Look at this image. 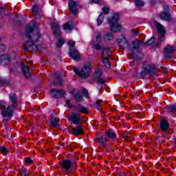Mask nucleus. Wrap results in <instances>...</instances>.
Segmentation results:
<instances>
[{
    "instance_id": "cd10ccee",
    "label": "nucleus",
    "mask_w": 176,
    "mask_h": 176,
    "mask_svg": "<svg viewBox=\"0 0 176 176\" xmlns=\"http://www.w3.org/2000/svg\"><path fill=\"white\" fill-rule=\"evenodd\" d=\"M170 12H164L160 14V18L161 20H164V21H168V20H170Z\"/></svg>"
},
{
    "instance_id": "7ed1b4c3",
    "label": "nucleus",
    "mask_w": 176,
    "mask_h": 176,
    "mask_svg": "<svg viewBox=\"0 0 176 176\" xmlns=\"http://www.w3.org/2000/svg\"><path fill=\"white\" fill-rule=\"evenodd\" d=\"M157 72H159V67L155 64L144 62L142 66V69L139 74V78L140 79H145L146 76H155Z\"/></svg>"
},
{
    "instance_id": "423d86ee",
    "label": "nucleus",
    "mask_w": 176,
    "mask_h": 176,
    "mask_svg": "<svg viewBox=\"0 0 176 176\" xmlns=\"http://www.w3.org/2000/svg\"><path fill=\"white\" fill-rule=\"evenodd\" d=\"M96 43L94 41L92 43V49H95V50H98V52L101 50H107V52H111V48L109 47H104L102 45H100L101 43V41H102V36L101 33L97 32L94 34Z\"/></svg>"
},
{
    "instance_id": "4be33fe9",
    "label": "nucleus",
    "mask_w": 176,
    "mask_h": 176,
    "mask_svg": "<svg viewBox=\"0 0 176 176\" xmlns=\"http://www.w3.org/2000/svg\"><path fill=\"white\" fill-rule=\"evenodd\" d=\"M104 138H109V140H116L118 135L113 130L109 129L104 132Z\"/></svg>"
},
{
    "instance_id": "680f3d73",
    "label": "nucleus",
    "mask_w": 176,
    "mask_h": 176,
    "mask_svg": "<svg viewBox=\"0 0 176 176\" xmlns=\"http://www.w3.org/2000/svg\"><path fill=\"white\" fill-rule=\"evenodd\" d=\"M14 68H10V74H14Z\"/></svg>"
},
{
    "instance_id": "5fc2aeb1",
    "label": "nucleus",
    "mask_w": 176,
    "mask_h": 176,
    "mask_svg": "<svg viewBox=\"0 0 176 176\" xmlns=\"http://www.w3.org/2000/svg\"><path fill=\"white\" fill-rule=\"evenodd\" d=\"M122 42L126 45V46H129L130 45V42L128 41L127 38L125 36V38L123 39Z\"/></svg>"
},
{
    "instance_id": "0e129e2a",
    "label": "nucleus",
    "mask_w": 176,
    "mask_h": 176,
    "mask_svg": "<svg viewBox=\"0 0 176 176\" xmlns=\"http://www.w3.org/2000/svg\"><path fill=\"white\" fill-rule=\"evenodd\" d=\"M66 104H67V105H69V104H71V101L69 100H67Z\"/></svg>"
},
{
    "instance_id": "f704fd0d",
    "label": "nucleus",
    "mask_w": 176,
    "mask_h": 176,
    "mask_svg": "<svg viewBox=\"0 0 176 176\" xmlns=\"http://www.w3.org/2000/svg\"><path fill=\"white\" fill-rule=\"evenodd\" d=\"M10 85V82L9 80L5 79V78H0V86H9Z\"/></svg>"
},
{
    "instance_id": "8fccbe9b",
    "label": "nucleus",
    "mask_w": 176,
    "mask_h": 176,
    "mask_svg": "<svg viewBox=\"0 0 176 176\" xmlns=\"http://www.w3.org/2000/svg\"><path fill=\"white\" fill-rule=\"evenodd\" d=\"M68 45L69 46H70L69 47H75V45H76V43H75V41H69Z\"/></svg>"
},
{
    "instance_id": "a19ab883",
    "label": "nucleus",
    "mask_w": 176,
    "mask_h": 176,
    "mask_svg": "<svg viewBox=\"0 0 176 176\" xmlns=\"http://www.w3.org/2000/svg\"><path fill=\"white\" fill-rule=\"evenodd\" d=\"M155 39H156V38L155 36H152L148 41H146L145 45L146 46H151V45H153Z\"/></svg>"
},
{
    "instance_id": "6ab92c4d",
    "label": "nucleus",
    "mask_w": 176,
    "mask_h": 176,
    "mask_svg": "<svg viewBox=\"0 0 176 176\" xmlns=\"http://www.w3.org/2000/svg\"><path fill=\"white\" fill-rule=\"evenodd\" d=\"M11 61L12 58L10 57V55L3 54L0 56V64L3 67H7V65H9Z\"/></svg>"
},
{
    "instance_id": "e433bc0d",
    "label": "nucleus",
    "mask_w": 176,
    "mask_h": 176,
    "mask_svg": "<svg viewBox=\"0 0 176 176\" xmlns=\"http://www.w3.org/2000/svg\"><path fill=\"white\" fill-rule=\"evenodd\" d=\"M6 105H8V102L4 100H0V111H3L6 109Z\"/></svg>"
},
{
    "instance_id": "2f4dec72",
    "label": "nucleus",
    "mask_w": 176,
    "mask_h": 176,
    "mask_svg": "<svg viewBox=\"0 0 176 176\" xmlns=\"http://www.w3.org/2000/svg\"><path fill=\"white\" fill-rule=\"evenodd\" d=\"M97 25H98V27H100V25H101V24H102V23H104V14H102V13H100L97 19Z\"/></svg>"
},
{
    "instance_id": "393cba45",
    "label": "nucleus",
    "mask_w": 176,
    "mask_h": 176,
    "mask_svg": "<svg viewBox=\"0 0 176 176\" xmlns=\"http://www.w3.org/2000/svg\"><path fill=\"white\" fill-rule=\"evenodd\" d=\"M21 69H22V74L26 78V79H29V78H31V74H30V69L28 68V66L25 65L24 63H21Z\"/></svg>"
},
{
    "instance_id": "a18cd8bd",
    "label": "nucleus",
    "mask_w": 176,
    "mask_h": 176,
    "mask_svg": "<svg viewBox=\"0 0 176 176\" xmlns=\"http://www.w3.org/2000/svg\"><path fill=\"white\" fill-rule=\"evenodd\" d=\"M102 62L103 63L106 68H108V69L111 68V63H109V60H102Z\"/></svg>"
},
{
    "instance_id": "09e8293b",
    "label": "nucleus",
    "mask_w": 176,
    "mask_h": 176,
    "mask_svg": "<svg viewBox=\"0 0 176 176\" xmlns=\"http://www.w3.org/2000/svg\"><path fill=\"white\" fill-rule=\"evenodd\" d=\"M158 2L159 3H162L161 0H149L148 1V3H150V5H156V3H157Z\"/></svg>"
},
{
    "instance_id": "dca6fc26",
    "label": "nucleus",
    "mask_w": 176,
    "mask_h": 176,
    "mask_svg": "<svg viewBox=\"0 0 176 176\" xmlns=\"http://www.w3.org/2000/svg\"><path fill=\"white\" fill-rule=\"evenodd\" d=\"M155 26H156V28L160 34L159 37H158V41L160 42H163L164 35H166V30H164V28L159 22L156 23Z\"/></svg>"
},
{
    "instance_id": "a878e982",
    "label": "nucleus",
    "mask_w": 176,
    "mask_h": 176,
    "mask_svg": "<svg viewBox=\"0 0 176 176\" xmlns=\"http://www.w3.org/2000/svg\"><path fill=\"white\" fill-rule=\"evenodd\" d=\"M164 109H166L168 113H176V103L172 105H166Z\"/></svg>"
},
{
    "instance_id": "13d9d810",
    "label": "nucleus",
    "mask_w": 176,
    "mask_h": 176,
    "mask_svg": "<svg viewBox=\"0 0 176 176\" xmlns=\"http://www.w3.org/2000/svg\"><path fill=\"white\" fill-rule=\"evenodd\" d=\"M92 3H96V5H100V0H91Z\"/></svg>"
},
{
    "instance_id": "0eeeda50",
    "label": "nucleus",
    "mask_w": 176,
    "mask_h": 176,
    "mask_svg": "<svg viewBox=\"0 0 176 176\" xmlns=\"http://www.w3.org/2000/svg\"><path fill=\"white\" fill-rule=\"evenodd\" d=\"M59 166H61L63 168L66 170V171H69V170H72V171L76 172V170H78V166L76 165V162H74V163L71 160L68 159H63L62 162H58Z\"/></svg>"
},
{
    "instance_id": "603ef678",
    "label": "nucleus",
    "mask_w": 176,
    "mask_h": 176,
    "mask_svg": "<svg viewBox=\"0 0 176 176\" xmlns=\"http://www.w3.org/2000/svg\"><path fill=\"white\" fill-rule=\"evenodd\" d=\"M111 57V55L110 54H107V56L105 57V56H102V60H104L106 61H109V58Z\"/></svg>"
},
{
    "instance_id": "7c9ffc66",
    "label": "nucleus",
    "mask_w": 176,
    "mask_h": 176,
    "mask_svg": "<svg viewBox=\"0 0 176 176\" xmlns=\"http://www.w3.org/2000/svg\"><path fill=\"white\" fill-rule=\"evenodd\" d=\"M63 30L64 31H71L74 30V25L67 22L63 25Z\"/></svg>"
},
{
    "instance_id": "f03ea898",
    "label": "nucleus",
    "mask_w": 176,
    "mask_h": 176,
    "mask_svg": "<svg viewBox=\"0 0 176 176\" xmlns=\"http://www.w3.org/2000/svg\"><path fill=\"white\" fill-rule=\"evenodd\" d=\"M69 122H72V124H76V126L73 129V131H68L71 135H82L85 133L83 131V121H82V115L80 113L72 112L71 116L69 117Z\"/></svg>"
},
{
    "instance_id": "6e6d98bb",
    "label": "nucleus",
    "mask_w": 176,
    "mask_h": 176,
    "mask_svg": "<svg viewBox=\"0 0 176 176\" xmlns=\"http://www.w3.org/2000/svg\"><path fill=\"white\" fill-rule=\"evenodd\" d=\"M25 46L24 48L25 52H31V50H34L32 48H30V47H29V48L27 47V46H29V45H25Z\"/></svg>"
},
{
    "instance_id": "5701e85b",
    "label": "nucleus",
    "mask_w": 176,
    "mask_h": 176,
    "mask_svg": "<svg viewBox=\"0 0 176 176\" xmlns=\"http://www.w3.org/2000/svg\"><path fill=\"white\" fill-rule=\"evenodd\" d=\"M55 80L52 81L54 86H63V75L60 74H54Z\"/></svg>"
},
{
    "instance_id": "864d4df0",
    "label": "nucleus",
    "mask_w": 176,
    "mask_h": 176,
    "mask_svg": "<svg viewBox=\"0 0 176 176\" xmlns=\"http://www.w3.org/2000/svg\"><path fill=\"white\" fill-rule=\"evenodd\" d=\"M6 49L5 45L0 44V53H2V52H4Z\"/></svg>"
},
{
    "instance_id": "72a5a7b5",
    "label": "nucleus",
    "mask_w": 176,
    "mask_h": 176,
    "mask_svg": "<svg viewBox=\"0 0 176 176\" xmlns=\"http://www.w3.org/2000/svg\"><path fill=\"white\" fill-rule=\"evenodd\" d=\"M104 38H105L106 41H114L115 37H113V33L107 32L105 34Z\"/></svg>"
},
{
    "instance_id": "e2e57ef3",
    "label": "nucleus",
    "mask_w": 176,
    "mask_h": 176,
    "mask_svg": "<svg viewBox=\"0 0 176 176\" xmlns=\"http://www.w3.org/2000/svg\"><path fill=\"white\" fill-rule=\"evenodd\" d=\"M160 138H166V133H164L160 136Z\"/></svg>"
},
{
    "instance_id": "f8f14e48",
    "label": "nucleus",
    "mask_w": 176,
    "mask_h": 176,
    "mask_svg": "<svg viewBox=\"0 0 176 176\" xmlns=\"http://www.w3.org/2000/svg\"><path fill=\"white\" fill-rule=\"evenodd\" d=\"M14 109H12L10 105H8L7 108L4 110L1 111V116L2 118H8V119H12L14 115V111L13 110Z\"/></svg>"
},
{
    "instance_id": "c85d7f7f",
    "label": "nucleus",
    "mask_w": 176,
    "mask_h": 176,
    "mask_svg": "<svg viewBox=\"0 0 176 176\" xmlns=\"http://www.w3.org/2000/svg\"><path fill=\"white\" fill-rule=\"evenodd\" d=\"M65 43V41L61 38H58L57 41L56 42V47L57 49H61L63 45Z\"/></svg>"
},
{
    "instance_id": "c9c22d12",
    "label": "nucleus",
    "mask_w": 176,
    "mask_h": 176,
    "mask_svg": "<svg viewBox=\"0 0 176 176\" xmlns=\"http://www.w3.org/2000/svg\"><path fill=\"white\" fill-rule=\"evenodd\" d=\"M135 5L136 8H142L145 5V1L142 0H135Z\"/></svg>"
},
{
    "instance_id": "ddd939ff",
    "label": "nucleus",
    "mask_w": 176,
    "mask_h": 176,
    "mask_svg": "<svg viewBox=\"0 0 176 176\" xmlns=\"http://www.w3.org/2000/svg\"><path fill=\"white\" fill-rule=\"evenodd\" d=\"M102 75V71L101 69L96 70L94 74V80H98L99 86H102L107 82V80L101 78Z\"/></svg>"
},
{
    "instance_id": "473e14b6",
    "label": "nucleus",
    "mask_w": 176,
    "mask_h": 176,
    "mask_svg": "<svg viewBox=\"0 0 176 176\" xmlns=\"http://www.w3.org/2000/svg\"><path fill=\"white\" fill-rule=\"evenodd\" d=\"M77 113H85L87 115V113H89V109L85 106H81L80 108L78 109Z\"/></svg>"
},
{
    "instance_id": "bb28decb",
    "label": "nucleus",
    "mask_w": 176,
    "mask_h": 176,
    "mask_svg": "<svg viewBox=\"0 0 176 176\" xmlns=\"http://www.w3.org/2000/svg\"><path fill=\"white\" fill-rule=\"evenodd\" d=\"M9 122V119H4L3 120V123L6 128V135H4V137H6L7 138H9L10 137V129L6 126V124Z\"/></svg>"
},
{
    "instance_id": "37998d69",
    "label": "nucleus",
    "mask_w": 176,
    "mask_h": 176,
    "mask_svg": "<svg viewBox=\"0 0 176 176\" xmlns=\"http://www.w3.org/2000/svg\"><path fill=\"white\" fill-rule=\"evenodd\" d=\"M39 12V9L38 8V6H33L32 12L34 16H38V13Z\"/></svg>"
},
{
    "instance_id": "de8ad7c7",
    "label": "nucleus",
    "mask_w": 176,
    "mask_h": 176,
    "mask_svg": "<svg viewBox=\"0 0 176 176\" xmlns=\"http://www.w3.org/2000/svg\"><path fill=\"white\" fill-rule=\"evenodd\" d=\"M6 10L3 6H0V16H6Z\"/></svg>"
},
{
    "instance_id": "f3484780",
    "label": "nucleus",
    "mask_w": 176,
    "mask_h": 176,
    "mask_svg": "<svg viewBox=\"0 0 176 176\" xmlns=\"http://www.w3.org/2000/svg\"><path fill=\"white\" fill-rule=\"evenodd\" d=\"M132 45L133 47L130 49L131 54H135L136 53L140 54V53H141V50L140 49V47H141V41H133Z\"/></svg>"
},
{
    "instance_id": "2eb2a0df",
    "label": "nucleus",
    "mask_w": 176,
    "mask_h": 176,
    "mask_svg": "<svg viewBox=\"0 0 176 176\" xmlns=\"http://www.w3.org/2000/svg\"><path fill=\"white\" fill-rule=\"evenodd\" d=\"M175 50V47H173V45L168 44L166 47H164V52L167 53L166 56V60H171L174 56V51Z\"/></svg>"
},
{
    "instance_id": "79ce46f5",
    "label": "nucleus",
    "mask_w": 176,
    "mask_h": 176,
    "mask_svg": "<svg viewBox=\"0 0 176 176\" xmlns=\"http://www.w3.org/2000/svg\"><path fill=\"white\" fill-rule=\"evenodd\" d=\"M13 23L14 25H17L18 27H23V23L19 19H14Z\"/></svg>"
},
{
    "instance_id": "20e7f679",
    "label": "nucleus",
    "mask_w": 176,
    "mask_h": 176,
    "mask_svg": "<svg viewBox=\"0 0 176 176\" xmlns=\"http://www.w3.org/2000/svg\"><path fill=\"white\" fill-rule=\"evenodd\" d=\"M93 69L91 63L87 62L80 70L75 66L73 67V71L80 79H87L90 76V72Z\"/></svg>"
},
{
    "instance_id": "39448f33",
    "label": "nucleus",
    "mask_w": 176,
    "mask_h": 176,
    "mask_svg": "<svg viewBox=\"0 0 176 176\" xmlns=\"http://www.w3.org/2000/svg\"><path fill=\"white\" fill-rule=\"evenodd\" d=\"M120 12H114L113 16L108 19L109 25H110V30L112 32H120L122 31V25L118 23L119 21Z\"/></svg>"
},
{
    "instance_id": "49530a36",
    "label": "nucleus",
    "mask_w": 176,
    "mask_h": 176,
    "mask_svg": "<svg viewBox=\"0 0 176 176\" xmlns=\"http://www.w3.org/2000/svg\"><path fill=\"white\" fill-rule=\"evenodd\" d=\"M24 163L25 164H31V163H34V160H32V159H31L30 157H25Z\"/></svg>"
},
{
    "instance_id": "6e6552de",
    "label": "nucleus",
    "mask_w": 176,
    "mask_h": 176,
    "mask_svg": "<svg viewBox=\"0 0 176 176\" xmlns=\"http://www.w3.org/2000/svg\"><path fill=\"white\" fill-rule=\"evenodd\" d=\"M50 94L52 96V98H56V100H61V98H64L65 97V94H67V92L65 91V89H52L50 91Z\"/></svg>"
},
{
    "instance_id": "9b49d317",
    "label": "nucleus",
    "mask_w": 176,
    "mask_h": 176,
    "mask_svg": "<svg viewBox=\"0 0 176 176\" xmlns=\"http://www.w3.org/2000/svg\"><path fill=\"white\" fill-rule=\"evenodd\" d=\"M68 8L73 16H77L79 14V8H78V2L74 0H68Z\"/></svg>"
},
{
    "instance_id": "aec40b11",
    "label": "nucleus",
    "mask_w": 176,
    "mask_h": 176,
    "mask_svg": "<svg viewBox=\"0 0 176 176\" xmlns=\"http://www.w3.org/2000/svg\"><path fill=\"white\" fill-rule=\"evenodd\" d=\"M69 54L70 57L74 60V61H79V60H80L79 52H78L75 47H69Z\"/></svg>"
},
{
    "instance_id": "ea45409f",
    "label": "nucleus",
    "mask_w": 176,
    "mask_h": 176,
    "mask_svg": "<svg viewBox=\"0 0 176 176\" xmlns=\"http://www.w3.org/2000/svg\"><path fill=\"white\" fill-rule=\"evenodd\" d=\"M101 104H102V100H97L94 104V108L98 109L99 107H101Z\"/></svg>"
},
{
    "instance_id": "338daca9",
    "label": "nucleus",
    "mask_w": 176,
    "mask_h": 176,
    "mask_svg": "<svg viewBox=\"0 0 176 176\" xmlns=\"http://www.w3.org/2000/svg\"><path fill=\"white\" fill-rule=\"evenodd\" d=\"M101 54H102V56H104V55L105 54V51H102V52H101Z\"/></svg>"
},
{
    "instance_id": "4468645a",
    "label": "nucleus",
    "mask_w": 176,
    "mask_h": 176,
    "mask_svg": "<svg viewBox=\"0 0 176 176\" xmlns=\"http://www.w3.org/2000/svg\"><path fill=\"white\" fill-rule=\"evenodd\" d=\"M51 27L54 32V36L58 39L61 38V29L60 28V25L56 22L51 23Z\"/></svg>"
},
{
    "instance_id": "69168bd1",
    "label": "nucleus",
    "mask_w": 176,
    "mask_h": 176,
    "mask_svg": "<svg viewBox=\"0 0 176 176\" xmlns=\"http://www.w3.org/2000/svg\"><path fill=\"white\" fill-rule=\"evenodd\" d=\"M133 32L134 35H138V32H135V31L133 30Z\"/></svg>"
},
{
    "instance_id": "58836bf2",
    "label": "nucleus",
    "mask_w": 176,
    "mask_h": 176,
    "mask_svg": "<svg viewBox=\"0 0 176 176\" xmlns=\"http://www.w3.org/2000/svg\"><path fill=\"white\" fill-rule=\"evenodd\" d=\"M82 96L87 99L90 98V97L89 96V91H87V89L85 87L82 89Z\"/></svg>"
},
{
    "instance_id": "c756f323",
    "label": "nucleus",
    "mask_w": 176,
    "mask_h": 176,
    "mask_svg": "<svg viewBox=\"0 0 176 176\" xmlns=\"http://www.w3.org/2000/svg\"><path fill=\"white\" fill-rule=\"evenodd\" d=\"M0 152L3 156H8L9 153V148H6L5 146H0Z\"/></svg>"
},
{
    "instance_id": "052dcab7",
    "label": "nucleus",
    "mask_w": 176,
    "mask_h": 176,
    "mask_svg": "<svg viewBox=\"0 0 176 176\" xmlns=\"http://www.w3.org/2000/svg\"><path fill=\"white\" fill-rule=\"evenodd\" d=\"M164 10H166V12H168V13H170V7L166 6L164 8Z\"/></svg>"
},
{
    "instance_id": "4d7b16f0",
    "label": "nucleus",
    "mask_w": 176,
    "mask_h": 176,
    "mask_svg": "<svg viewBox=\"0 0 176 176\" xmlns=\"http://www.w3.org/2000/svg\"><path fill=\"white\" fill-rule=\"evenodd\" d=\"M156 140H157V141L158 142L159 144H162L163 140H162L160 139V135L157 136Z\"/></svg>"
},
{
    "instance_id": "b1692460",
    "label": "nucleus",
    "mask_w": 176,
    "mask_h": 176,
    "mask_svg": "<svg viewBox=\"0 0 176 176\" xmlns=\"http://www.w3.org/2000/svg\"><path fill=\"white\" fill-rule=\"evenodd\" d=\"M71 95L72 96L75 101L80 102L83 100V96L82 95V94L79 91L76 92V90L75 89L72 91Z\"/></svg>"
},
{
    "instance_id": "3c124183",
    "label": "nucleus",
    "mask_w": 176,
    "mask_h": 176,
    "mask_svg": "<svg viewBox=\"0 0 176 176\" xmlns=\"http://www.w3.org/2000/svg\"><path fill=\"white\" fill-rule=\"evenodd\" d=\"M21 175H23V176L28 175V172L27 170V168H25L24 169H23L22 172L21 173Z\"/></svg>"
},
{
    "instance_id": "4c0bfd02",
    "label": "nucleus",
    "mask_w": 176,
    "mask_h": 176,
    "mask_svg": "<svg viewBox=\"0 0 176 176\" xmlns=\"http://www.w3.org/2000/svg\"><path fill=\"white\" fill-rule=\"evenodd\" d=\"M110 10H111V8H109V7L104 6L103 8H102V12L100 13H102L103 16L109 14Z\"/></svg>"
},
{
    "instance_id": "9d476101",
    "label": "nucleus",
    "mask_w": 176,
    "mask_h": 176,
    "mask_svg": "<svg viewBox=\"0 0 176 176\" xmlns=\"http://www.w3.org/2000/svg\"><path fill=\"white\" fill-rule=\"evenodd\" d=\"M160 129L162 131H164V134L168 133V134H171V132L168 131L170 129V122H168V118H162L160 121Z\"/></svg>"
},
{
    "instance_id": "c03bdc74",
    "label": "nucleus",
    "mask_w": 176,
    "mask_h": 176,
    "mask_svg": "<svg viewBox=\"0 0 176 176\" xmlns=\"http://www.w3.org/2000/svg\"><path fill=\"white\" fill-rule=\"evenodd\" d=\"M123 39H125V36L124 35H120L116 38L117 43H122L123 42Z\"/></svg>"
},
{
    "instance_id": "412c9836",
    "label": "nucleus",
    "mask_w": 176,
    "mask_h": 176,
    "mask_svg": "<svg viewBox=\"0 0 176 176\" xmlns=\"http://www.w3.org/2000/svg\"><path fill=\"white\" fill-rule=\"evenodd\" d=\"M50 122L52 127H58V126H60V119L56 117L54 112H52V113L51 114Z\"/></svg>"
},
{
    "instance_id": "a211bd4d",
    "label": "nucleus",
    "mask_w": 176,
    "mask_h": 176,
    "mask_svg": "<svg viewBox=\"0 0 176 176\" xmlns=\"http://www.w3.org/2000/svg\"><path fill=\"white\" fill-rule=\"evenodd\" d=\"M10 101L12 104V108L13 109H19V100H17V95L14 93L11 92L10 94Z\"/></svg>"
},
{
    "instance_id": "774afa93",
    "label": "nucleus",
    "mask_w": 176,
    "mask_h": 176,
    "mask_svg": "<svg viewBox=\"0 0 176 176\" xmlns=\"http://www.w3.org/2000/svg\"><path fill=\"white\" fill-rule=\"evenodd\" d=\"M61 146H65V143H61Z\"/></svg>"
},
{
    "instance_id": "f257e3e1",
    "label": "nucleus",
    "mask_w": 176,
    "mask_h": 176,
    "mask_svg": "<svg viewBox=\"0 0 176 176\" xmlns=\"http://www.w3.org/2000/svg\"><path fill=\"white\" fill-rule=\"evenodd\" d=\"M25 32L26 38L31 41H26L24 46H29L34 52L38 50V46L35 43L39 42V40L42 38V34L39 32V27L36 25V22L34 21L27 25Z\"/></svg>"
},
{
    "instance_id": "1a4fd4ad",
    "label": "nucleus",
    "mask_w": 176,
    "mask_h": 176,
    "mask_svg": "<svg viewBox=\"0 0 176 176\" xmlns=\"http://www.w3.org/2000/svg\"><path fill=\"white\" fill-rule=\"evenodd\" d=\"M96 140L100 146H103L107 149V152H115L114 150L111 148L109 144H108V140L105 137L100 135L96 138Z\"/></svg>"
},
{
    "instance_id": "bf43d9fd",
    "label": "nucleus",
    "mask_w": 176,
    "mask_h": 176,
    "mask_svg": "<svg viewBox=\"0 0 176 176\" xmlns=\"http://www.w3.org/2000/svg\"><path fill=\"white\" fill-rule=\"evenodd\" d=\"M122 137L124 138H127V137H129V133H122Z\"/></svg>"
}]
</instances>
